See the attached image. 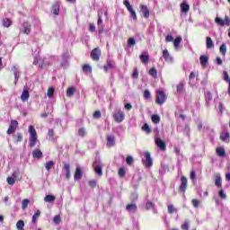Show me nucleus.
Here are the masks:
<instances>
[{
    "mask_svg": "<svg viewBox=\"0 0 230 230\" xmlns=\"http://www.w3.org/2000/svg\"><path fill=\"white\" fill-rule=\"evenodd\" d=\"M29 134H30V138H29V146L30 148H33L35 145H37V142L39 141V138L37 137V130L35 129V127L30 126L29 127Z\"/></svg>",
    "mask_w": 230,
    "mask_h": 230,
    "instance_id": "obj_1",
    "label": "nucleus"
},
{
    "mask_svg": "<svg viewBox=\"0 0 230 230\" xmlns=\"http://www.w3.org/2000/svg\"><path fill=\"white\" fill-rule=\"evenodd\" d=\"M166 98L164 91H158L155 95V103H157V105H163V103L166 102Z\"/></svg>",
    "mask_w": 230,
    "mask_h": 230,
    "instance_id": "obj_2",
    "label": "nucleus"
},
{
    "mask_svg": "<svg viewBox=\"0 0 230 230\" xmlns=\"http://www.w3.org/2000/svg\"><path fill=\"white\" fill-rule=\"evenodd\" d=\"M186 190H188V178H186V176H181L179 192L184 195L186 193Z\"/></svg>",
    "mask_w": 230,
    "mask_h": 230,
    "instance_id": "obj_3",
    "label": "nucleus"
},
{
    "mask_svg": "<svg viewBox=\"0 0 230 230\" xmlns=\"http://www.w3.org/2000/svg\"><path fill=\"white\" fill-rule=\"evenodd\" d=\"M123 4L126 6L128 12L131 13L132 19H134V21H137V14H136V11L132 8L130 2H128V0H124Z\"/></svg>",
    "mask_w": 230,
    "mask_h": 230,
    "instance_id": "obj_4",
    "label": "nucleus"
},
{
    "mask_svg": "<svg viewBox=\"0 0 230 230\" xmlns=\"http://www.w3.org/2000/svg\"><path fill=\"white\" fill-rule=\"evenodd\" d=\"M112 116L116 123H121L125 119V113L121 110H117Z\"/></svg>",
    "mask_w": 230,
    "mask_h": 230,
    "instance_id": "obj_5",
    "label": "nucleus"
},
{
    "mask_svg": "<svg viewBox=\"0 0 230 230\" xmlns=\"http://www.w3.org/2000/svg\"><path fill=\"white\" fill-rule=\"evenodd\" d=\"M20 33H22L23 35H30V33H31V24L28 22H23Z\"/></svg>",
    "mask_w": 230,
    "mask_h": 230,
    "instance_id": "obj_6",
    "label": "nucleus"
},
{
    "mask_svg": "<svg viewBox=\"0 0 230 230\" xmlns=\"http://www.w3.org/2000/svg\"><path fill=\"white\" fill-rule=\"evenodd\" d=\"M145 158L146 160L144 161V166L146 168H152V166H154V162L152 161V155L150 152L145 153Z\"/></svg>",
    "mask_w": 230,
    "mask_h": 230,
    "instance_id": "obj_7",
    "label": "nucleus"
},
{
    "mask_svg": "<svg viewBox=\"0 0 230 230\" xmlns=\"http://www.w3.org/2000/svg\"><path fill=\"white\" fill-rule=\"evenodd\" d=\"M215 23L218 24V26H229L230 25V20L229 16H225L224 20L220 17H216Z\"/></svg>",
    "mask_w": 230,
    "mask_h": 230,
    "instance_id": "obj_8",
    "label": "nucleus"
},
{
    "mask_svg": "<svg viewBox=\"0 0 230 230\" xmlns=\"http://www.w3.org/2000/svg\"><path fill=\"white\" fill-rule=\"evenodd\" d=\"M100 57H102V50L100 49V48H95L91 51L92 60L98 62L100 60Z\"/></svg>",
    "mask_w": 230,
    "mask_h": 230,
    "instance_id": "obj_9",
    "label": "nucleus"
},
{
    "mask_svg": "<svg viewBox=\"0 0 230 230\" xmlns=\"http://www.w3.org/2000/svg\"><path fill=\"white\" fill-rule=\"evenodd\" d=\"M18 127H19V121L11 120V124L9 126V128L6 131V134H8L10 136V134L15 133V130H17Z\"/></svg>",
    "mask_w": 230,
    "mask_h": 230,
    "instance_id": "obj_10",
    "label": "nucleus"
},
{
    "mask_svg": "<svg viewBox=\"0 0 230 230\" xmlns=\"http://www.w3.org/2000/svg\"><path fill=\"white\" fill-rule=\"evenodd\" d=\"M106 146H108V148H111L116 145V137H114V135L106 136Z\"/></svg>",
    "mask_w": 230,
    "mask_h": 230,
    "instance_id": "obj_11",
    "label": "nucleus"
},
{
    "mask_svg": "<svg viewBox=\"0 0 230 230\" xmlns=\"http://www.w3.org/2000/svg\"><path fill=\"white\" fill-rule=\"evenodd\" d=\"M155 145L162 150V152L166 151V142L164 140H162L161 138L155 139Z\"/></svg>",
    "mask_w": 230,
    "mask_h": 230,
    "instance_id": "obj_12",
    "label": "nucleus"
},
{
    "mask_svg": "<svg viewBox=\"0 0 230 230\" xmlns=\"http://www.w3.org/2000/svg\"><path fill=\"white\" fill-rule=\"evenodd\" d=\"M140 10H141L145 19H148V17H150V10H148V7L146 5L141 4Z\"/></svg>",
    "mask_w": 230,
    "mask_h": 230,
    "instance_id": "obj_13",
    "label": "nucleus"
},
{
    "mask_svg": "<svg viewBox=\"0 0 230 230\" xmlns=\"http://www.w3.org/2000/svg\"><path fill=\"white\" fill-rule=\"evenodd\" d=\"M126 210H128V213H136V211H137V205H136V203L128 204Z\"/></svg>",
    "mask_w": 230,
    "mask_h": 230,
    "instance_id": "obj_14",
    "label": "nucleus"
},
{
    "mask_svg": "<svg viewBox=\"0 0 230 230\" xmlns=\"http://www.w3.org/2000/svg\"><path fill=\"white\" fill-rule=\"evenodd\" d=\"M82 175H83L82 169L77 166L75 168V175H74L75 181H80V179H82Z\"/></svg>",
    "mask_w": 230,
    "mask_h": 230,
    "instance_id": "obj_15",
    "label": "nucleus"
},
{
    "mask_svg": "<svg viewBox=\"0 0 230 230\" xmlns=\"http://www.w3.org/2000/svg\"><path fill=\"white\" fill-rule=\"evenodd\" d=\"M82 71L85 75H87V73H90L91 75L93 73V66H91L89 64H84L82 66Z\"/></svg>",
    "mask_w": 230,
    "mask_h": 230,
    "instance_id": "obj_16",
    "label": "nucleus"
},
{
    "mask_svg": "<svg viewBox=\"0 0 230 230\" xmlns=\"http://www.w3.org/2000/svg\"><path fill=\"white\" fill-rule=\"evenodd\" d=\"M208 60H209V58H208V56H200L199 57V62H200L202 67H208Z\"/></svg>",
    "mask_w": 230,
    "mask_h": 230,
    "instance_id": "obj_17",
    "label": "nucleus"
},
{
    "mask_svg": "<svg viewBox=\"0 0 230 230\" xmlns=\"http://www.w3.org/2000/svg\"><path fill=\"white\" fill-rule=\"evenodd\" d=\"M206 48L207 49H211L213 48H215V44L213 43V40L211 39V37H207L206 38Z\"/></svg>",
    "mask_w": 230,
    "mask_h": 230,
    "instance_id": "obj_18",
    "label": "nucleus"
},
{
    "mask_svg": "<svg viewBox=\"0 0 230 230\" xmlns=\"http://www.w3.org/2000/svg\"><path fill=\"white\" fill-rule=\"evenodd\" d=\"M33 159H40L42 157V151L40 149H34L32 151Z\"/></svg>",
    "mask_w": 230,
    "mask_h": 230,
    "instance_id": "obj_19",
    "label": "nucleus"
},
{
    "mask_svg": "<svg viewBox=\"0 0 230 230\" xmlns=\"http://www.w3.org/2000/svg\"><path fill=\"white\" fill-rule=\"evenodd\" d=\"M21 100L22 102H28V100H30V92L28 90H23Z\"/></svg>",
    "mask_w": 230,
    "mask_h": 230,
    "instance_id": "obj_20",
    "label": "nucleus"
},
{
    "mask_svg": "<svg viewBox=\"0 0 230 230\" xmlns=\"http://www.w3.org/2000/svg\"><path fill=\"white\" fill-rule=\"evenodd\" d=\"M215 186L217 188H222V177L220 174H216L215 176Z\"/></svg>",
    "mask_w": 230,
    "mask_h": 230,
    "instance_id": "obj_21",
    "label": "nucleus"
},
{
    "mask_svg": "<svg viewBox=\"0 0 230 230\" xmlns=\"http://www.w3.org/2000/svg\"><path fill=\"white\" fill-rule=\"evenodd\" d=\"M163 57L166 62L170 61L172 62V58L170 57V52H168V49H164L163 51Z\"/></svg>",
    "mask_w": 230,
    "mask_h": 230,
    "instance_id": "obj_22",
    "label": "nucleus"
},
{
    "mask_svg": "<svg viewBox=\"0 0 230 230\" xmlns=\"http://www.w3.org/2000/svg\"><path fill=\"white\" fill-rule=\"evenodd\" d=\"M181 10L182 13H188V12H190V4H188L186 3H181Z\"/></svg>",
    "mask_w": 230,
    "mask_h": 230,
    "instance_id": "obj_23",
    "label": "nucleus"
},
{
    "mask_svg": "<svg viewBox=\"0 0 230 230\" xmlns=\"http://www.w3.org/2000/svg\"><path fill=\"white\" fill-rule=\"evenodd\" d=\"M3 26L4 28H10L12 26V20L10 18H4Z\"/></svg>",
    "mask_w": 230,
    "mask_h": 230,
    "instance_id": "obj_24",
    "label": "nucleus"
},
{
    "mask_svg": "<svg viewBox=\"0 0 230 230\" xmlns=\"http://www.w3.org/2000/svg\"><path fill=\"white\" fill-rule=\"evenodd\" d=\"M140 60L143 64H148L150 62V56L149 55H140L139 56Z\"/></svg>",
    "mask_w": 230,
    "mask_h": 230,
    "instance_id": "obj_25",
    "label": "nucleus"
},
{
    "mask_svg": "<svg viewBox=\"0 0 230 230\" xmlns=\"http://www.w3.org/2000/svg\"><path fill=\"white\" fill-rule=\"evenodd\" d=\"M52 13L54 15H58L60 13V5L58 4H55L52 6Z\"/></svg>",
    "mask_w": 230,
    "mask_h": 230,
    "instance_id": "obj_26",
    "label": "nucleus"
},
{
    "mask_svg": "<svg viewBox=\"0 0 230 230\" xmlns=\"http://www.w3.org/2000/svg\"><path fill=\"white\" fill-rule=\"evenodd\" d=\"M13 73L14 75L15 84H17L19 78H21V75H19V69L17 68V66L13 67Z\"/></svg>",
    "mask_w": 230,
    "mask_h": 230,
    "instance_id": "obj_27",
    "label": "nucleus"
},
{
    "mask_svg": "<svg viewBox=\"0 0 230 230\" xmlns=\"http://www.w3.org/2000/svg\"><path fill=\"white\" fill-rule=\"evenodd\" d=\"M216 154L219 156V157H224L226 155V149L222 148V147H217L216 149Z\"/></svg>",
    "mask_w": 230,
    "mask_h": 230,
    "instance_id": "obj_28",
    "label": "nucleus"
},
{
    "mask_svg": "<svg viewBox=\"0 0 230 230\" xmlns=\"http://www.w3.org/2000/svg\"><path fill=\"white\" fill-rule=\"evenodd\" d=\"M55 167V162L53 160H50L45 164V168L48 172L51 170V168Z\"/></svg>",
    "mask_w": 230,
    "mask_h": 230,
    "instance_id": "obj_29",
    "label": "nucleus"
},
{
    "mask_svg": "<svg viewBox=\"0 0 230 230\" xmlns=\"http://www.w3.org/2000/svg\"><path fill=\"white\" fill-rule=\"evenodd\" d=\"M62 58L64 60L65 63H62L61 66H64L67 64V61L69 60V53L66 52L62 54Z\"/></svg>",
    "mask_w": 230,
    "mask_h": 230,
    "instance_id": "obj_30",
    "label": "nucleus"
},
{
    "mask_svg": "<svg viewBox=\"0 0 230 230\" xmlns=\"http://www.w3.org/2000/svg\"><path fill=\"white\" fill-rule=\"evenodd\" d=\"M40 217V210H37L32 216V224H37V220H39Z\"/></svg>",
    "mask_w": 230,
    "mask_h": 230,
    "instance_id": "obj_31",
    "label": "nucleus"
},
{
    "mask_svg": "<svg viewBox=\"0 0 230 230\" xmlns=\"http://www.w3.org/2000/svg\"><path fill=\"white\" fill-rule=\"evenodd\" d=\"M219 51H220L221 55H223L224 57H226V53H227V47L226 46V43H223V44L219 47Z\"/></svg>",
    "mask_w": 230,
    "mask_h": 230,
    "instance_id": "obj_32",
    "label": "nucleus"
},
{
    "mask_svg": "<svg viewBox=\"0 0 230 230\" xmlns=\"http://www.w3.org/2000/svg\"><path fill=\"white\" fill-rule=\"evenodd\" d=\"M57 197L53 196V195H47L44 198V202H55Z\"/></svg>",
    "mask_w": 230,
    "mask_h": 230,
    "instance_id": "obj_33",
    "label": "nucleus"
},
{
    "mask_svg": "<svg viewBox=\"0 0 230 230\" xmlns=\"http://www.w3.org/2000/svg\"><path fill=\"white\" fill-rule=\"evenodd\" d=\"M181 42H182V37H181V36L176 37V39H175L174 41H173L174 48H175L176 49H177V48H179Z\"/></svg>",
    "mask_w": 230,
    "mask_h": 230,
    "instance_id": "obj_34",
    "label": "nucleus"
},
{
    "mask_svg": "<svg viewBox=\"0 0 230 230\" xmlns=\"http://www.w3.org/2000/svg\"><path fill=\"white\" fill-rule=\"evenodd\" d=\"M142 130L146 133V134H151L152 133V128H150V126H148L146 123H145L142 126Z\"/></svg>",
    "mask_w": 230,
    "mask_h": 230,
    "instance_id": "obj_35",
    "label": "nucleus"
},
{
    "mask_svg": "<svg viewBox=\"0 0 230 230\" xmlns=\"http://www.w3.org/2000/svg\"><path fill=\"white\" fill-rule=\"evenodd\" d=\"M151 120L155 123V125H157L161 121V117L159 115H153L151 117Z\"/></svg>",
    "mask_w": 230,
    "mask_h": 230,
    "instance_id": "obj_36",
    "label": "nucleus"
},
{
    "mask_svg": "<svg viewBox=\"0 0 230 230\" xmlns=\"http://www.w3.org/2000/svg\"><path fill=\"white\" fill-rule=\"evenodd\" d=\"M94 172L99 177H102L103 175V171L102 170V166L98 165L94 168Z\"/></svg>",
    "mask_w": 230,
    "mask_h": 230,
    "instance_id": "obj_37",
    "label": "nucleus"
},
{
    "mask_svg": "<svg viewBox=\"0 0 230 230\" xmlns=\"http://www.w3.org/2000/svg\"><path fill=\"white\" fill-rule=\"evenodd\" d=\"M16 227L18 230H24V221L23 220H19L16 223Z\"/></svg>",
    "mask_w": 230,
    "mask_h": 230,
    "instance_id": "obj_38",
    "label": "nucleus"
},
{
    "mask_svg": "<svg viewBox=\"0 0 230 230\" xmlns=\"http://www.w3.org/2000/svg\"><path fill=\"white\" fill-rule=\"evenodd\" d=\"M149 75L150 76H153V78H157V69H155V67H152L149 70Z\"/></svg>",
    "mask_w": 230,
    "mask_h": 230,
    "instance_id": "obj_39",
    "label": "nucleus"
},
{
    "mask_svg": "<svg viewBox=\"0 0 230 230\" xmlns=\"http://www.w3.org/2000/svg\"><path fill=\"white\" fill-rule=\"evenodd\" d=\"M53 94H55V88L53 87L49 88L47 92V96L49 98H53Z\"/></svg>",
    "mask_w": 230,
    "mask_h": 230,
    "instance_id": "obj_40",
    "label": "nucleus"
},
{
    "mask_svg": "<svg viewBox=\"0 0 230 230\" xmlns=\"http://www.w3.org/2000/svg\"><path fill=\"white\" fill-rule=\"evenodd\" d=\"M75 95V88L74 87H69L66 90V96L71 97Z\"/></svg>",
    "mask_w": 230,
    "mask_h": 230,
    "instance_id": "obj_41",
    "label": "nucleus"
},
{
    "mask_svg": "<svg viewBox=\"0 0 230 230\" xmlns=\"http://www.w3.org/2000/svg\"><path fill=\"white\" fill-rule=\"evenodd\" d=\"M28 204H30V199H25L22 201V209H26L28 208Z\"/></svg>",
    "mask_w": 230,
    "mask_h": 230,
    "instance_id": "obj_42",
    "label": "nucleus"
},
{
    "mask_svg": "<svg viewBox=\"0 0 230 230\" xmlns=\"http://www.w3.org/2000/svg\"><path fill=\"white\" fill-rule=\"evenodd\" d=\"M93 119H100L102 118V111H95L93 114Z\"/></svg>",
    "mask_w": 230,
    "mask_h": 230,
    "instance_id": "obj_43",
    "label": "nucleus"
},
{
    "mask_svg": "<svg viewBox=\"0 0 230 230\" xmlns=\"http://www.w3.org/2000/svg\"><path fill=\"white\" fill-rule=\"evenodd\" d=\"M176 91H177V93H181L182 91H184V83H180V84L176 86Z\"/></svg>",
    "mask_w": 230,
    "mask_h": 230,
    "instance_id": "obj_44",
    "label": "nucleus"
},
{
    "mask_svg": "<svg viewBox=\"0 0 230 230\" xmlns=\"http://www.w3.org/2000/svg\"><path fill=\"white\" fill-rule=\"evenodd\" d=\"M167 211H168V213L170 214V215H172V214H173V213H175V211H177L176 209H175V208L173 207V205H168V207H167Z\"/></svg>",
    "mask_w": 230,
    "mask_h": 230,
    "instance_id": "obj_45",
    "label": "nucleus"
},
{
    "mask_svg": "<svg viewBox=\"0 0 230 230\" xmlns=\"http://www.w3.org/2000/svg\"><path fill=\"white\" fill-rule=\"evenodd\" d=\"M230 135L229 132H226L225 134L220 136L221 141H226V139H229Z\"/></svg>",
    "mask_w": 230,
    "mask_h": 230,
    "instance_id": "obj_46",
    "label": "nucleus"
},
{
    "mask_svg": "<svg viewBox=\"0 0 230 230\" xmlns=\"http://www.w3.org/2000/svg\"><path fill=\"white\" fill-rule=\"evenodd\" d=\"M132 78H135V79H137L139 78V71L137 70V68H135L133 70V73H132Z\"/></svg>",
    "mask_w": 230,
    "mask_h": 230,
    "instance_id": "obj_47",
    "label": "nucleus"
},
{
    "mask_svg": "<svg viewBox=\"0 0 230 230\" xmlns=\"http://www.w3.org/2000/svg\"><path fill=\"white\" fill-rule=\"evenodd\" d=\"M78 136H80V137H85V128H79Z\"/></svg>",
    "mask_w": 230,
    "mask_h": 230,
    "instance_id": "obj_48",
    "label": "nucleus"
},
{
    "mask_svg": "<svg viewBox=\"0 0 230 230\" xmlns=\"http://www.w3.org/2000/svg\"><path fill=\"white\" fill-rule=\"evenodd\" d=\"M218 197L223 199H227V196L226 195V192H224V190H220L218 191Z\"/></svg>",
    "mask_w": 230,
    "mask_h": 230,
    "instance_id": "obj_49",
    "label": "nucleus"
},
{
    "mask_svg": "<svg viewBox=\"0 0 230 230\" xmlns=\"http://www.w3.org/2000/svg\"><path fill=\"white\" fill-rule=\"evenodd\" d=\"M181 229H182V230H190V222L185 221V222L181 225Z\"/></svg>",
    "mask_w": 230,
    "mask_h": 230,
    "instance_id": "obj_50",
    "label": "nucleus"
},
{
    "mask_svg": "<svg viewBox=\"0 0 230 230\" xmlns=\"http://www.w3.org/2000/svg\"><path fill=\"white\" fill-rule=\"evenodd\" d=\"M53 222L54 224H56L57 226H58V224H60V222H62V219L60 218V216H56L54 218H53Z\"/></svg>",
    "mask_w": 230,
    "mask_h": 230,
    "instance_id": "obj_51",
    "label": "nucleus"
},
{
    "mask_svg": "<svg viewBox=\"0 0 230 230\" xmlns=\"http://www.w3.org/2000/svg\"><path fill=\"white\" fill-rule=\"evenodd\" d=\"M7 182L10 186H13L15 184V178L13 177H7Z\"/></svg>",
    "mask_w": 230,
    "mask_h": 230,
    "instance_id": "obj_52",
    "label": "nucleus"
},
{
    "mask_svg": "<svg viewBox=\"0 0 230 230\" xmlns=\"http://www.w3.org/2000/svg\"><path fill=\"white\" fill-rule=\"evenodd\" d=\"M106 64L110 67V69H114V67H116V64L109 59L106 61Z\"/></svg>",
    "mask_w": 230,
    "mask_h": 230,
    "instance_id": "obj_53",
    "label": "nucleus"
},
{
    "mask_svg": "<svg viewBox=\"0 0 230 230\" xmlns=\"http://www.w3.org/2000/svg\"><path fill=\"white\" fill-rule=\"evenodd\" d=\"M150 96H151L150 91L148 90L144 91V100H150Z\"/></svg>",
    "mask_w": 230,
    "mask_h": 230,
    "instance_id": "obj_54",
    "label": "nucleus"
},
{
    "mask_svg": "<svg viewBox=\"0 0 230 230\" xmlns=\"http://www.w3.org/2000/svg\"><path fill=\"white\" fill-rule=\"evenodd\" d=\"M135 45H136V40L134 38H128V46H135Z\"/></svg>",
    "mask_w": 230,
    "mask_h": 230,
    "instance_id": "obj_55",
    "label": "nucleus"
},
{
    "mask_svg": "<svg viewBox=\"0 0 230 230\" xmlns=\"http://www.w3.org/2000/svg\"><path fill=\"white\" fill-rule=\"evenodd\" d=\"M126 163H127V164H129V165L133 164H134V158H132V156H130V155L127 156Z\"/></svg>",
    "mask_w": 230,
    "mask_h": 230,
    "instance_id": "obj_56",
    "label": "nucleus"
},
{
    "mask_svg": "<svg viewBox=\"0 0 230 230\" xmlns=\"http://www.w3.org/2000/svg\"><path fill=\"white\" fill-rule=\"evenodd\" d=\"M89 186L92 187L93 189L96 188L98 182L96 181V180H92L88 182Z\"/></svg>",
    "mask_w": 230,
    "mask_h": 230,
    "instance_id": "obj_57",
    "label": "nucleus"
},
{
    "mask_svg": "<svg viewBox=\"0 0 230 230\" xmlns=\"http://www.w3.org/2000/svg\"><path fill=\"white\" fill-rule=\"evenodd\" d=\"M23 137L22 133H17L16 134V143H21V141H22Z\"/></svg>",
    "mask_w": 230,
    "mask_h": 230,
    "instance_id": "obj_58",
    "label": "nucleus"
},
{
    "mask_svg": "<svg viewBox=\"0 0 230 230\" xmlns=\"http://www.w3.org/2000/svg\"><path fill=\"white\" fill-rule=\"evenodd\" d=\"M48 136L49 139L53 140V138L55 137V131L53 129H49Z\"/></svg>",
    "mask_w": 230,
    "mask_h": 230,
    "instance_id": "obj_59",
    "label": "nucleus"
},
{
    "mask_svg": "<svg viewBox=\"0 0 230 230\" xmlns=\"http://www.w3.org/2000/svg\"><path fill=\"white\" fill-rule=\"evenodd\" d=\"M213 100V95L211 94V92H208L206 94V102H211Z\"/></svg>",
    "mask_w": 230,
    "mask_h": 230,
    "instance_id": "obj_60",
    "label": "nucleus"
},
{
    "mask_svg": "<svg viewBox=\"0 0 230 230\" xmlns=\"http://www.w3.org/2000/svg\"><path fill=\"white\" fill-rule=\"evenodd\" d=\"M190 177L192 181H195V179H197V172L195 171H190Z\"/></svg>",
    "mask_w": 230,
    "mask_h": 230,
    "instance_id": "obj_61",
    "label": "nucleus"
},
{
    "mask_svg": "<svg viewBox=\"0 0 230 230\" xmlns=\"http://www.w3.org/2000/svg\"><path fill=\"white\" fill-rule=\"evenodd\" d=\"M152 208H154V203H152V202H147V203L146 204V209L147 211H149V209H152Z\"/></svg>",
    "mask_w": 230,
    "mask_h": 230,
    "instance_id": "obj_62",
    "label": "nucleus"
},
{
    "mask_svg": "<svg viewBox=\"0 0 230 230\" xmlns=\"http://www.w3.org/2000/svg\"><path fill=\"white\" fill-rule=\"evenodd\" d=\"M125 168L119 169V177H125Z\"/></svg>",
    "mask_w": 230,
    "mask_h": 230,
    "instance_id": "obj_63",
    "label": "nucleus"
},
{
    "mask_svg": "<svg viewBox=\"0 0 230 230\" xmlns=\"http://www.w3.org/2000/svg\"><path fill=\"white\" fill-rule=\"evenodd\" d=\"M191 202L194 208H198L199 205L200 204V201H199V199H192Z\"/></svg>",
    "mask_w": 230,
    "mask_h": 230,
    "instance_id": "obj_64",
    "label": "nucleus"
}]
</instances>
